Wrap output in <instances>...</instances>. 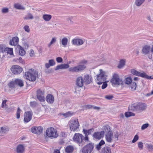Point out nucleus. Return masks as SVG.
Masks as SVG:
<instances>
[{
  "mask_svg": "<svg viewBox=\"0 0 153 153\" xmlns=\"http://www.w3.org/2000/svg\"><path fill=\"white\" fill-rule=\"evenodd\" d=\"M51 18L52 16L50 14H44L42 16V18L46 22L49 21Z\"/></svg>",
  "mask_w": 153,
  "mask_h": 153,
  "instance_id": "obj_30",
  "label": "nucleus"
},
{
  "mask_svg": "<svg viewBox=\"0 0 153 153\" xmlns=\"http://www.w3.org/2000/svg\"><path fill=\"white\" fill-rule=\"evenodd\" d=\"M119 134L118 132H116L114 133V141H116L118 140V137L119 135Z\"/></svg>",
  "mask_w": 153,
  "mask_h": 153,
  "instance_id": "obj_49",
  "label": "nucleus"
},
{
  "mask_svg": "<svg viewBox=\"0 0 153 153\" xmlns=\"http://www.w3.org/2000/svg\"><path fill=\"white\" fill-rule=\"evenodd\" d=\"M84 130L85 131V132L86 133V134L88 135L89 134H91L93 132L94 130V129L93 128H91L90 129H88V130H85V129H84L83 130V132L84 133Z\"/></svg>",
  "mask_w": 153,
  "mask_h": 153,
  "instance_id": "obj_40",
  "label": "nucleus"
},
{
  "mask_svg": "<svg viewBox=\"0 0 153 153\" xmlns=\"http://www.w3.org/2000/svg\"><path fill=\"white\" fill-rule=\"evenodd\" d=\"M103 130L104 133L105 132L106 133H108L109 132H112L111 130L110 127L108 126H103Z\"/></svg>",
  "mask_w": 153,
  "mask_h": 153,
  "instance_id": "obj_36",
  "label": "nucleus"
},
{
  "mask_svg": "<svg viewBox=\"0 0 153 153\" xmlns=\"http://www.w3.org/2000/svg\"><path fill=\"white\" fill-rule=\"evenodd\" d=\"M125 116L127 117H128L132 116H134L135 114L130 112H126L125 114Z\"/></svg>",
  "mask_w": 153,
  "mask_h": 153,
  "instance_id": "obj_44",
  "label": "nucleus"
},
{
  "mask_svg": "<svg viewBox=\"0 0 153 153\" xmlns=\"http://www.w3.org/2000/svg\"><path fill=\"white\" fill-rule=\"evenodd\" d=\"M19 42V38L17 37H13L9 42L10 45L15 46L17 45Z\"/></svg>",
  "mask_w": 153,
  "mask_h": 153,
  "instance_id": "obj_22",
  "label": "nucleus"
},
{
  "mask_svg": "<svg viewBox=\"0 0 153 153\" xmlns=\"http://www.w3.org/2000/svg\"><path fill=\"white\" fill-rule=\"evenodd\" d=\"M145 0H135L134 4L138 7L141 6L144 3Z\"/></svg>",
  "mask_w": 153,
  "mask_h": 153,
  "instance_id": "obj_29",
  "label": "nucleus"
},
{
  "mask_svg": "<svg viewBox=\"0 0 153 153\" xmlns=\"http://www.w3.org/2000/svg\"><path fill=\"white\" fill-rule=\"evenodd\" d=\"M46 134L47 136L51 139L56 138L58 136L56 130L53 127H50L47 129Z\"/></svg>",
  "mask_w": 153,
  "mask_h": 153,
  "instance_id": "obj_4",
  "label": "nucleus"
},
{
  "mask_svg": "<svg viewBox=\"0 0 153 153\" xmlns=\"http://www.w3.org/2000/svg\"><path fill=\"white\" fill-rule=\"evenodd\" d=\"M62 69H67L69 67V65L68 64H62Z\"/></svg>",
  "mask_w": 153,
  "mask_h": 153,
  "instance_id": "obj_58",
  "label": "nucleus"
},
{
  "mask_svg": "<svg viewBox=\"0 0 153 153\" xmlns=\"http://www.w3.org/2000/svg\"><path fill=\"white\" fill-rule=\"evenodd\" d=\"M72 43L74 45H80L83 44L84 41L82 39H76L72 40Z\"/></svg>",
  "mask_w": 153,
  "mask_h": 153,
  "instance_id": "obj_19",
  "label": "nucleus"
},
{
  "mask_svg": "<svg viewBox=\"0 0 153 153\" xmlns=\"http://www.w3.org/2000/svg\"><path fill=\"white\" fill-rule=\"evenodd\" d=\"M84 134H85V137L84 138V139L85 141H87L88 142H89L88 137V136L86 134V133L85 132V131L84 130Z\"/></svg>",
  "mask_w": 153,
  "mask_h": 153,
  "instance_id": "obj_57",
  "label": "nucleus"
},
{
  "mask_svg": "<svg viewBox=\"0 0 153 153\" xmlns=\"http://www.w3.org/2000/svg\"><path fill=\"white\" fill-rule=\"evenodd\" d=\"M62 69V64L57 65L56 68L55 70H57L59 69Z\"/></svg>",
  "mask_w": 153,
  "mask_h": 153,
  "instance_id": "obj_62",
  "label": "nucleus"
},
{
  "mask_svg": "<svg viewBox=\"0 0 153 153\" xmlns=\"http://www.w3.org/2000/svg\"><path fill=\"white\" fill-rule=\"evenodd\" d=\"M46 100L48 104H52L54 101V98L52 95L49 94L46 96Z\"/></svg>",
  "mask_w": 153,
  "mask_h": 153,
  "instance_id": "obj_17",
  "label": "nucleus"
},
{
  "mask_svg": "<svg viewBox=\"0 0 153 153\" xmlns=\"http://www.w3.org/2000/svg\"><path fill=\"white\" fill-rule=\"evenodd\" d=\"M74 113L71 111H68L66 113L62 114H61L65 118L71 117L74 114Z\"/></svg>",
  "mask_w": 153,
  "mask_h": 153,
  "instance_id": "obj_37",
  "label": "nucleus"
},
{
  "mask_svg": "<svg viewBox=\"0 0 153 153\" xmlns=\"http://www.w3.org/2000/svg\"><path fill=\"white\" fill-rule=\"evenodd\" d=\"M74 150V147L72 146L69 145L67 146L65 149V152L67 153H71Z\"/></svg>",
  "mask_w": 153,
  "mask_h": 153,
  "instance_id": "obj_25",
  "label": "nucleus"
},
{
  "mask_svg": "<svg viewBox=\"0 0 153 153\" xmlns=\"http://www.w3.org/2000/svg\"><path fill=\"white\" fill-rule=\"evenodd\" d=\"M69 125L70 130L73 131H76L79 126L78 119L71 120L69 122Z\"/></svg>",
  "mask_w": 153,
  "mask_h": 153,
  "instance_id": "obj_6",
  "label": "nucleus"
},
{
  "mask_svg": "<svg viewBox=\"0 0 153 153\" xmlns=\"http://www.w3.org/2000/svg\"><path fill=\"white\" fill-rule=\"evenodd\" d=\"M2 12L3 13H7L9 11L8 9L7 8H4L2 10Z\"/></svg>",
  "mask_w": 153,
  "mask_h": 153,
  "instance_id": "obj_59",
  "label": "nucleus"
},
{
  "mask_svg": "<svg viewBox=\"0 0 153 153\" xmlns=\"http://www.w3.org/2000/svg\"><path fill=\"white\" fill-rule=\"evenodd\" d=\"M56 61L58 63H61L63 61L62 59L60 57H58L56 59Z\"/></svg>",
  "mask_w": 153,
  "mask_h": 153,
  "instance_id": "obj_61",
  "label": "nucleus"
},
{
  "mask_svg": "<svg viewBox=\"0 0 153 153\" xmlns=\"http://www.w3.org/2000/svg\"><path fill=\"white\" fill-rule=\"evenodd\" d=\"M132 82V79L131 77H127L125 79V82L127 84H130Z\"/></svg>",
  "mask_w": 153,
  "mask_h": 153,
  "instance_id": "obj_46",
  "label": "nucleus"
},
{
  "mask_svg": "<svg viewBox=\"0 0 153 153\" xmlns=\"http://www.w3.org/2000/svg\"><path fill=\"white\" fill-rule=\"evenodd\" d=\"M55 64V62L53 59H50L49 60L48 63L45 64V67L47 68H48L51 66H53Z\"/></svg>",
  "mask_w": 153,
  "mask_h": 153,
  "instance_id": "obj_24",
  "label": "nucleus"
},
{
  "mask_svg": "<svg viewBox=\"0 0 153 153\" xmlns=\"http://www.w3.org/2000/svg\"><path fill=\"white\" fill-rule=\"evenodd\" d=\"M9 87L10 88H13L16 85L15 81L11 82L8 85Z\"/></svg>",
  "mask_w": 153,
  "mask_h": 153,
  "instance_id": "obj_48",
  "label": "nucleus"
},
{
  "mask_svg": "<svg viewBox=\"0 0 153 153\" xmlns=\"http://www.w3.org/2000/svg\"><path fill=\"white\" fill-rule=\"evenodd\" d=\"M125 61L123 59L121 60L120 63L118 66V67L119 68H123L125 65Z\"/></svg>",
  "mask_w": 153,
  "mask_h": 153,
  "instance_id": "obj_41",
  "label": "nucleus"
},
{
  "mask_svg": "<svg viewBox=\"0 0 153 153\" xmlns=\"http://www.w3.org/2000/svg\"><path fill=\"white\" fill-rule=\"evenodd\" d=\"M6 48L4 45H0V52H4Z\"/></svg>",
  "mask_w": 153,
  "mask_h": 153,
  "instance_id": "obj_50",
  "label": "nucleus"
},
{
  "mask_svg": "<svg viewBox=\"0 0 153 153\" xmlns=\"http://www.w3.org/2000/svg\"><path fill=\"white\" fill-rule=\"evenodd\" d=\"M7 101V100H5L3 101L1 107L2 108H5L6 109V108L7 106L6 104V102Z\"/></svg>",
  "mask_w": 153,
  "mask_h": 153,
  "instance_id": "obj_47",
  "label": "nucleus"
},
{
  "mask_svg": "<svg viewBox=\"0 0 153 153\" xmlns=\"http://www.w3.org/2000/svg\"><path fill=\"white\" fill-rule=\"evenodd\" d=\"M131 109L134 111H143L146 108V104L141 102L133 104L131 106Z\"/></svg>",
  "mask_w": 153,
  "mask_h": 153,
  "instance_id": "obj_3",
  "label": "nucleus"
},
{
  "mask_svg": "<svg viewBox=\"0 0 153 153\" xmlns=\"http://www.w3.org/2000/svg\"><path fill=\"white\" fill-rule=\"evenodd\" d=\"M101 146L99 144H98L97 145L96 147V148L97 149V150H99L101 149Z\"/></svg>",
  "mask_w": 153,
  "mask_h": 153,
  "instance_id": "obj_63",
  "label": "nucleus"
},
{
  "mask_svg": "<svg viewBox=\"0 0 153 153\" xmlns=\"http://www.w3.org/2000/svg\"><path fill=\"white\" fill-rule=\"evenodd\" d=\"M93 106L91 105H85V107L87 109H92L93 108Z\"/></svg>",
  "mask_w": 153,
  "mask_h": 153,
  "instance_id": "obj_64",
  "label": "nucleus"
},
{
  "mask_svg": "<svg viewBox=\"0 0 153 153\" xmlns=\"http://www.w3.org/2000/svg\"><path fill=\"white\" fill-rule=\"evenodd\" d=\"M83 78L84 83L86 84H89L92 82V78L89 75H85Z\"/></svg>",
  "mask_w": 153,
  "mask_h": 153,
  "instance_id": "obj_15",
  "label": "nucleus"
},
{
  "mask_svg": "<svg viewBox=\"0 0 153 153\" xmlns=\"http://www.w3.org/2000/svg\"><path fill=\"white\" fill-rule=\"evenodd\" d=\"M139 139V137L138 135H136L134 136V137L132 141V143H134L136 142Z\"/></svg>",
  "mask_w": 153,
  "mask_h": 153,
  "instance_id": "obj_53",
  "label": "nucleus"
},
{
  "mask_svg": "<svg viewBox=\"0 0 153 153\" xmlns=\"http://www.w3.org/2000/svg\"><path fill=\"white\" fill-rule=\"evenodd\" d=\"M145 145L149 151L152 152L153 151V145L151 144L146 143Z\"/></svg>",
  "mask_w": 153,
  "mask_h": 153,
  "instance_id": "obj_39",
  "label": "nucleus"
},
{
  "mask_svg": "<svg viewBox=\"0 0 153 153\" xmlns=\"http://www.w3.org/2000/svg\"><path fill=\"white\" fill-rule=\"evenodd\" d=\"M22 111L21 110L20 108L19 107L17 108V110L16 114V118L17 119H19L20 118V113Z\"/></svg>",
  "mask_w": 153,
  "mask_h": 153,
  "instance_id": "obj_43",
  "label": "nucleus"
},
{
  "mask_svg": "<svg viewBox=\"0 0 153 153\" xmlns=\"http://www.w3.org/2000/svg\"><path fill=\"white\" fill-rule=\"evenodd\" d=\"M38 76V73L34 69H30L25 73L24 77L30 81H34Z\"/></svg>",
  "mask_w": 153,
  "mask_h": 153,
  "instance_id": "obj_1",
  "label": "nucleus"
},
{
  "mask_svg": "<svg viewBox=\"0 0 153 153\" xmlns=\"http://www.w3.org/2000/svg\"><path fill=\"white\" fill-rule=\"evenodd\" d=\"M30 104V106L33 107H35L37 105V103L35 101L31 102Z\"/></svg>",
  "mask_w": 153,
  "mask_h": 153,
  "instance_id": "obj_54",
  "label": "nucleus"
},
{
  "mask_svg": "<svg viewBox=\"0 0 153 153\" xmlns=\"http://www.w3.org/2000/svg\"><path fill=\"white\" fill-rule=\"evenodd\" d=\"M32 111L25 112L24 115V121L26 123L29 122L32 119Z\"/></svg>",
  "mask_w": 153,
  "mask_h": 153,
  "instance_id": "obj_13",
  "label": "nucleus"
},
{
  "mask_svg": "<svg viewBox=\"0 0 153 153\" xmlns=\"http://www.w3.org/2000/svg\"><path fill=\"white\" fill-rule=\"evenodd\" d=\"M84 83L83 78L82 76H79L76 79V85L79 87H82Z\"/></svg>",
  "mask_w": 153,
  "mask_h": 153,
  "instance_id": "obj_14",
  "label": "nucleus"
},
{
  "mask_svg": "<svg viewBox=\"0 0 153 153\" xmlns=\"http://www.w3.org/2000/svg\"><path fill=\"white\" fill-rule=\"evenodd\" d=\"M73 16H68L66 18V20L68 22H69V21H70V23L72 24L73 23V21H72V20L73 19Z\"/></svg>",
  "mask_w": 153,
  "mask_h": 153,
  "instance_id": "obj_52",
  "label": "nucleus"
},
{
  "mask_svg": "<svg viewBox=\"0 0 153 153\" xmlns=\"http://www.w3.org/2000/svg\"><path fill=\"white\" fill-rule=\"evenodd\" d=\"M99 73L97 75L96 82L98 84L100 85L106 81L107 76L105 72L102 69H100Z\"/></svg>",
  "mask_w": 153,
  "mask_h": 153,
  "instance_id": "obj_2",
  "label": "nucleus"
},
{
  "mask_svg": "<svg viewBox=\"0 0 153 153\" xmlns=\"http://www.w3.org/2000/svg\"><path fill=\"white\" fill-rule=\"evenodd\" d=\"M43 130V128L40 126L33 127L31 128V131L33 133L38 134L42 133Z\"/></svg>",
  "mask_w": 153,
  "mask_h": 153,
  "instance_id": "obj_11",
  "label": "nucleus"
},
{
  "mask_svg": "<svg viewBox=\"0 0 153 153\" xmlns=\"http://www.w3.org/2000/svg\"><path fill=\"white\" fill-rule=\"evenodd\" d=\"M149 126V124L148 123H145V124H143L141 127V129L142 130H144L146 129Z\"/></svg>",
  "mask_w": 153,
  "mask_h": 153,
  "instance_id": "obj_51",
  "label": "nucleus"
},
{
  "mask_svg": "<svg viewBox=\"0 0 153 153\" xmlns=\"http://www.w3.org/2000/svg\"><path fill=\"white\" fill-rule=\"evenodd\" d=\"M83 135L79 133H75L73 137L74 141L78 143H81L83 139Z\"/></svg>",
  "mask_w": 153,
  "mask_h": 153,
  "instance_id": "obj_10",
  "label": "nucleus"
},
{
  "mask_svg": "<svg viewBox=\"0 0 153 153\" xmlns=\"http://www.w3.org/2000/svg\"><path fill=\"white\" fill-rule=\"evenodd\" d=\"M151 51V48L149 45H145L143 48L142 50V53L146 55L148 54Z\"/></svg>",
  "mask_w": 153,
  "mask_h": 153,
  "instance_id": "obj_20",
  "label": "nucleus"
},
{
  "mask_svg": "<svg viewBox=\"0 0 153 153\" xmlns=\"http://www.w3.org/2000/svg\"><path fill=\"white\" fill-rule=\"evenodd\" d=\"M45 93L44 90L43 89H39L36 91L37 98L41 102L45 101Z\"/></svg>",
  "mask_w": 153,
  "mask_h": 153,
  "instance_id": "obj_9",
  "label": "nucleus"
},
{
  "mask_svg": "<svg viewBox=\"0 0 153 153\" xmlns=\"http://www.w3.org/2000/svg\"><path fill=\"white\" fill-rule=\"evenodd\" d=\"M103 84L102 86V89H104L107 86V84L106 83V81L102 83Z\"/></svg>",
  "mask_w": 153,
  "mask_h": 153,
  "instance_id": "obj_60",
  "label": "nucleus"
},
{
  "mask_svg": "<svg viewBox=\"0 0 153 153\" xmlns=\"http://www.w3.org/2000/svg\"><path fill=\"white\" fill-rule=\"evenodd\" d=\"M25 52L23 48L21 46H19V54L21 56H23L25 55Z\"/></svg>",
  "mask_w": 153,
  "mask_h": 153,
  "instance_id": "obj_38",
  "label": "nucleus"
},
{
  "mask_svg": "<svg viewBox=\"0 0 153 153\" xmlns=\"http://www.w3.org/2000/svg\"><path fill=\"white\" fill-rule=\"evenodd\" d=\"M86 68V66L85 65L82 64L77 66L71 67L69 68V71L72 72H77L81 71Z\"/></svg>",
  "mask_w": 153,
  "mask_h": 153,
  "instance_id": "obj_8",
  "label": "nucleus"
},
{
  "mask_svg": "<svg viewBox=\"0 0 153 153\" xmlns=\"http://www.w3.org/2000/svg\"><path fill=\"white\" fill-rule=\"evenodd\" d=\"M68 42V39L66 37H64L60 42V43H61L63 46L65 47L67 45Z\"/></svg>",
  "mask_w": 153,
  "mask_h": 153,
  "instance_id": "obj_33",
  "label": "nucleus"
},
{
  "mask_svg": "<svg viewBox=\"0 0 153 153\" xmlns=\"http://www.w3.org/2000/svg\"><path fill=\"white\" fill-rule=\"evenodd\" d=\"M56 42V39L55 37L52 38L51 42L48 45V48H50L51 45Z\"/></svg>",
  "mask_w": 153,
  "mask_h": 153,
  "instance_id": "obj_42",
  "label": "nucleus"
},
{
  "mask_svg": "<svg viewBox=\"0 0 153 153\" xmlns=\"http://www.w3.org/2000/svg\"><path fill=\"white\" fill-rule=\"evenodd\" d=\"M111 82L113 85H120L123 84V81L121 78H120L118 74H114L113 78L111 80Z\"/></svg>",
  "mask_w": 153,
  "mask_h": 153,
  "instance_id": "obj_5",
  "label": "nucleus"
},
{
  "mask_svg": "<svg viewBox=\"0 0 153 153\" xmlns=\"http://www.w3.org/2000/svg\"><path fill=\"white\" fill-rule=\"evenodd\" d=\"M9 131V128L7 126H4L0 128V136H3L6 134Z\"/></svg>",
  "mask_w": 153,
  "mask_h": 153,
  "instance_id": "obj_21",
  "label": "nucleus"
},
{
  "mask_svg": "<svg viewBox=\"0 0 153 153\" xmlns=\"http://www.w3.org/2000/svg\"><path fill=\"white\" fill-rule=\"evenodd\" d=\"M24 29L27 32L29 33L30 32V29L28 26L27 25L25 26L24 27Z\"/></svg>",
  "mask_w": 153,
  "mask_h": 153,
  "instance_id": "obj_56",
  "label": "nucleus"
},
{
  "mask_svg": "<svg viewBox=\"0 0 153 153\" xmlns=\"http://www.w3.org/2000/svg\"><path fill=\"white\" fill-rule=\"evenodd\" d=\"M131 72L133 75L142 77H143V75H143V72L140 73L134 69H132L131 70Z\"/></svg>",
  "mask_w": 153,
  "mask_h": 153,
  "instance_id": "obj_23",
  "label": "nucleus"
},
{
  "mask_svg": "<svg viewBox=\"0 0 153 153\" xmlns=\"http://www.w3.org/2000/svg\"><path fill=\"white\" fill-rule=\"evenodd\" d=\"M12 72L15 74H20L23 71L22 68L18 65H14L11 68Z\"/></svg>",
  "mask_w": 153,
  "mask_h": 153,
  "instance_id": "obj_12",
  "label": "nucleus"
},
{
  "mask_svg": "<svg viewBox=\"0 0 153 153\" xmlns=\"http://www.w3.org/2000/svg\"><path fill=\"white\" fill-rule=\"evenodd\" d=\"M16 150L18 153H23L24 151V146L22 145H19L17 147Z\"/></svg>",
  "mask_w": 153,
  "mask_h": 153,
  "instance_id": "obj_26",
  "label": "nucleus"
},
{
  "mask_svg": "<svg viewBox=\"0 0 153 153\" xmlns=\"http://www.w3.org/2000/svg\"><path fill=\"white\" fill-rule=\"evenodd\" d=\"M94 145V143H90L85 146L82 148V153H91L93 151Z\"/></svg>",
  "mask_w": 153,
  "mask_h": 153,
  "instance_id": "obj_7",
  "label": "nucleus"
},
{
  "mask_svg": "<svg viewBox=\"0 0 153 153\" xmlns=\"http://www.w3.org/2000/svg\"><path fill=\"white\" fill-rule=\"evenodd\" d=\"M137 85L134 82H131L129 86V88L132 91H134L136 89Z\"/></svg>",
  "mask_w": 153,
  "mask_h": 153,
  "instance_id": "obj_31",
  "label": "nucleus"
},
{
  "mask_svg": "<svg viewBox=\"0 0 153 153\" xmlns=\"http://www.w3.org/2000/svg\"><path fill=\"white\" fill-rule=\"evenodd\" d=\"M34 17L33 15L30 13L27 14L24 19L25 20H27L28 19H33Z\"/></svg>",
  "mask_w": 153,
  "mask_h": 153,
  "instance_id": "obj_32",
  "label": "nucleus"
},
{
  "mask_svg": "<svg viewBox=\"0 0 153 153\" xmlns=\"http://www.w3.org/2000/svg\"><path fill=\"white\" fill-rule=\"evenodd\" d=\"M143 78H145L148 79H153V75L149 76L143 72Z\"/></svg>",
  "mask_w": 153,
  "mask_h": 153,
  "instance_id": "obj_45",
  "label": "nucleus"
},
{
  "mask_svg": "<svg viewBox=\"0 0 153 153\" xmlns=\"http://www.w3.org/2000/svg\"><path fill=\"white\" fill-rule=\"evenodd\" d=\"M104 131L97 132H95L93 135V137L96 139H100L103 137Z\"/></svg>",
  "mask_w": 153,
  "mask_h": 153,
  "instance_id": "obj_16",
  "label": "nucleus"
},
{
  "mask_svg": "<svg viewBox=\"0 0 153 153\" xmlns=\"http://www.w3.org/2000/svg\"><path fill=\"white\" fill-rule=\"evenodd\" d=\"M138 146L140 150H142L143 149V145L142 142H139L138 143Z\"/></svg>",
  "mask_w": 153,
  "mask_h": 153,
  "instance_id": "obj_55",
  "label": "nucleus"
},
{
  "mask_svg": "<svg viewBox=\"0 0 153 153\" xmlns=\"http://www.w3.org/2000/svg\"><path fill=\"white\" fill-rule=\"evenodd\" d=\"M102 153H111V149L110 147L105 146L101 150Z\"/></svg>",
  "mask_w": 153,
  "mask_h": 153,
  "instance_id": "obj_27",
  "label": "nucleus"
},
{
  "mask_svg": "<svg viewBox=\"0 0 153 153\" xmlns=\"http://www.w3.org/2000/svg\"><path fill=\"white\" fill-rule=\"evenodd\" d=\"M4 52H6L8 54H9L10 55H13V49L12 48H6Z\"/></svg>",
  "mask_w": 153,
  "mask_h": 153,
  "instance_id": "obj_35",
  "label": "nucleus"
},
{
  "mask_svg": "<svg viewBox=\"0 0 153 153\" xmlns=\"http://www.w3.org/2000/svg\"><path fill=\"white\" fill-rule=\"evenodd\" d=\"M15 81L16 85H18L21 87L24 86L23 82L21 79H16Z\"/></svg>",
  "mask_w": 153,
  "mask_h": 153,
  "instance_id": "obj_28",
  "label": "nucleus"
},
{
  "mask_svg": "<svg viewBox=\"0 0 153 153\" xmlns=\"http://www.w3.org/2000/svg\"><path fill=\"white\" fill-rule=\"evenodd\" d=\"M14 7L16 9L25 10V7L19 3H16L14 5Z\"/></svg>",
  "mask_w": 153,
  "mask_h": 153,
  "instance_id": "obj_34",
  "label": "nucleus"
},
{
  "mask_svg": "<svg viewBox=\"0 0 153 153\" xmlns=\"http://www.w3.org/2000/svg\"><path fill=\"white\" fill-rule=\"evenodd\" d=\"M106 141L109 143H111L113 141L114 138L113 134L112 132H109L106 134L105 136Z\"/></svg>",
  "mask_w": 153,
  "mask_h": 153,
  "instance_id": "obj_18",
  "label": "nucleus"
}]
</instances>
